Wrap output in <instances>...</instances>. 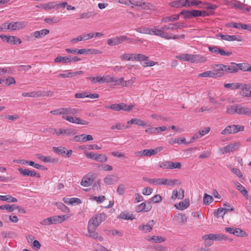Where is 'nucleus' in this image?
<instances>
[{
  "instance_id": "f257e3e1",
  "label": "nucleus",
  "mask_w": 251,
  "mask_h": 251,
  "mask_svg": "<svg viewBox=\"0 0 251 251\" xmlns=\"http://www.w3.org/2000/svg\"><path fill=\"white\" fill-rule=\"evenodd\" d=\"M150 35H154L159 36L166 40L177 39L184 38V35H176L172 34H169L168 33L162 30V27L160 28H156L155 27L150 28Z\"/></svg>"
},
{
  "instance_id": "f03ea898",
  "label": "nucleus",
  "mask_w": 251,
  "mask_h": 251,
  "mask_svg": "<svg viewBox=\"0 0 251 251\" xmlns=\"http://www.w3.org/2000/svg\"><path fill=\"white\" fill-rule=\"evenodd\" d=\"M176 58L181 61H188L191 63L204 62L206 60L204 57L200 55L187 53L180 54L176 55Z\"/></svg>"
},
{
  "instance_id": "7ed1b4c3",
  "label": "nucleus",
  "mask_w": 251,
  "mask_h": 251,
  "mask_svg": "<svg viewBox=\"0 0 251 251\" xmlns=\"http://www.w3.org/2000/svg\"><path fill=\"white\" fill-rule=\"evenodd\" d=\"M106 218L107 216L104 213L97 214L90 219L88 226L97 228L101 222L106 220Z\"/></svg>"
},
{
  "instance_id": "20e7f679",
  "label": "nucleus",
  "mask_w": 251,
  "mask_h": 251,
  "mask_svg": "<svg viewBox=\"0 0 251 251\" xmlns=\"http://www.w3.org/2000/svg\"><path fill=\"white\" fill-rule=\"evenodd\" d=\"M79 112L78 109L68 107L51 110L50 113L54 115H62L63 117L64 116H65V115H76L79 113Z\"/></svg>"
},
{
  "instance_id": "39448f33",
  "label": "nucleus",
  "mask_w": 251,
  "mask_h": 251,
  "mask_svg": "<svg viewBox=\"0 0 251 251\" xmlns=\"http://www.w3.org/2000/svg\"><path fill=\"white\" fill-rule=\"evenodd\" d=\"M244 126L240 125H233L226 126L221 133L222 134H235L239 131H243Z\"/></svg>"
},
{
  "instance_id": "423d86ee",
  "label": "nucleus",
  "mask_w": 251,
  "mask_h": 251,
  "mask_svg": "<svg viewBox=\"0 0 251 251\" xmlns=\"http://www.w3.org/2000/svg\"><path fill=\"white\" fill-rule=\"evenodd\" d=\"M85 154L86 157L101 163L106 162L107 159V156L105 155L102 154H98L92 152H87Z\"/></svg>"
},
{
  "instance_id": "0eeeda50",
  "label": "nucleus",
  "mask_w": 251,
  "mask_h": 251,
  "mask_svg": "<svg viewBox=\"0 0 251 251\" xmlns=\"http://www.w3.org/2000/svg\"><path fill=\"white\" fill-rule=\"evenodd\" d=\"M128 37L126 35L116 36L107 40V44L109 46H116L122 44L124 41L128 40Z\"/></svg>"
},
{
  "instance_id": "6e6552de",
  "label": "nucleus",
  "mask_w": 251,
  "mask_h": 251,
  "mask_svg": "<svg viewBox=\"0 0 251 251\" xmlns=\"http://www.w3.org/2000/svg\"><path fill=\"white\" fill-rule=\"evenodd\" d=\"M204 240H213V241H226L228 238L227 236L223 234H209L202 236Z\"/></svg>"
},
{
  "instance_id": "1a4fd4ad",
  "label": "nucleus",
  "mask_w": 251,
  "mask_h": 251,
  "mask_svg": "<svg viewBox=\"0 0 251 251\" xmlns=\"http://www.w3.org/2000/svg\"><path fill=\"white\" fill-rule=\"evenodd\" d=\"M135 61H144L143 64V66L147 67V66H153L155 64V63L151 60H149V58L148 56H146L144 54H136Z\"/></svg>"
},
{
  "instance_id": "9d476101",
  "label": "nucleus",
  "mask_w": 251,
  "mask_h": 251,
  "mask_svg": "<svg viewBox=\"0 0 251 251\" xmlns=\"http://www.w3.org/2000/svg\"><path fill=\"white\" fill-rule=\"evenodd\" d=\"M0 37L3 42L13 45L20 44L22 43L21 39L14 36L0 35Z\"/></svg>"
},
{
  "instance_id": "9b49d317",
  "label": "nucleus",
  "mask_w": 251,
  "mask_h": 251,
  "mask_svg": "<svg viewBox=\"0 0 251 251\" xmlns=\"http://www.w3.org/2000/svg\"><path fill=\"white\" fill-rule=\"evenodd\" d=\"M83 73V72L82 71L72 72L71 70H65L63 71L62 73L58 74L57 76L59 78H71L82 75Z\"/></svg>"
},
{
  "instance_id": "f8f14e48",
  "label": "nucleus",
  "mask_w": 251,
  "mask_h": 251,
  "mask_svg": "<svg viewBox=\"0 0 251 251\" xmlns=\"http://www.w3.org/2000/svg\"><path fill=\"white\" fill-rule=\"evenodd\" d=\"M240 146V144L239 142H234L227 145L224 149H220V151L223 154L227 153L237 150Z\"/></svg>"
},
{
  "instance_id": "ddd939ff",
  "label": "nucleus",
  "mask_w": 251,
  "mask_h": 251,
  "mask_svg": "<svg viewBox=\"0 0 251 251\" xmlns=\"http://www.w3.org/2000/svg\"><path fill=\"white\" fill-rule=\"evenodd\" d=\"M152 208L151 201L149 200L147 201L142 202L136 207V211L138 213L141 212H148Z\"/></svg>"
},
{
  "instance_id": "4468645a",
  "label": "nucleus",
  "mask_w": 251,
  "mask_h": 251,
  "mask_svg": "<svg viewBox=\"0 0 251 251\" xmlns=\"http://www.w3.org/2000/svg\"><path fill=\"white\" fill-rule=\"evenodd\" d=\"M216 36L220 37L222 40L228 41H237L241 42L243 41V38L242 37L236 35H228L218 34L216 35Z\"/></svg>"
},
{
  "instance_id": "2eb2a0df",
  "label": "nucleus",
  "mask_w": 251,
  "mask_h": 251,
  "mask_svg": "<svg viewBox=\"0 0 251 251\" xmlns=\"http://www.w3.org/2000/svg\"><path fill=\"white\" fill-rule=\"evenodd\" d=\"M223 75V73L217 72L216 71H207L198 75L199 77H212L214 78L216 77H221Z\"/></svg>"
},
{
  "instance_id": "dca6fc26",
  "label": "nucleus",
  "mask_w": 251,
  "mask_h": 251,
  "mask_svg": "<svg viewBox=\"0 0 251 251\" xmlns=\"http://www.w3.org/2000/svg\"><path fill=\"white\" fill-rule=\"evenodd\" d=\"M18 171L20 174L23 176H29L31 177L36 176L37 177H40V175L39 173H37L34 171H31L28 169H23L19 168Z\"/></svg>"
},
{
  "instance_id": "f3484780",
  "label": "nucleus",
  "mask_w": 251,
  "mask_h": 251,
  "mask_svg": "<svg viewBox=\"0 0 251 251\" xmlns=\"http://www.w3.org/2000/svg\"><path fill=\"white\" fill-rule=\"evenodd\" d=\"M27 25L25 22L20 21L16 22H11L10 23V30H20L25 27Z\"/></svg>"
},
{
  "instance_id": "a211bd4d",
  "label": "nucleus",
  "mask_w": 251,
  "mask_h": 251,
  "mask_svg": "<svg viewBox=\"0 0 251 251\" xmlns=\"http://www.w3.org/2000/svg\"><path fill=\"white\" fill-rule=\"evenodd\" d=\"M180 15H183L185 19H191L193 17H197L198 14V10H182L180 13Z\"/></svg>"
},
{
  "instance_id": "6ab92c4d",
  "label": "nucleus",
  "mask_w": 251,
  "mask_h": 251,
  "mask_svg": "<svg viewBox=\"0 0 251 251\" xmlns=\"http://www.w3.org/2000/svg\"><path fill=\"white\" fill-rule=\"evenodd\" d=\"M241 91L239 94L244 97H251V86L250 85L242 83V86L241 87Z\"/></svg>"
},
{
  "instance_id": "aec40b11",
  "label": "nucleus",
  "mask_w": 251,
  "mask_h": 251,
  "mask_svg": "<svg viewBox=\"0 0 251 251\" xmlns=\"http://www.w3.org/2000/svg\"><path fill=\"white\" fill-rule=\"evenodd\" d=\"M234 208L232 207L230 208H226L224 207H220L218 208L214 212V216L217 218L219 217L224 218V216L228 212V211H232L234 210Z\"/></svg>"
},
{
  "instance_id": "412c9836",
  "label": "nucleus",
  "mask_w": 251,
  "mask_h": 251,
  "mask_svg": "<svg viewBox=\"0 0 251 251\" xmlns=\"http://www.w3.org/2000/svg\"><path fill=\"white\" fill-rule=\"evenodd\" d=\"M183 27L182 24L180 23H176L174 24H169L162 26V30L173 31Z\"/></svg>"
},
{
  "instance_id": "4be33fe9",
  "label": "nucleus",
  "mask_w": 251,
  "mask_h": 251,
  "mask_svg": "<svg viewBox=\"0 0 251 251\" xmlns=\"http://www.w3.org/2000/svg\"><path fill=\"white\" fill-rule=\"evenodd\" d=\"M88 236L93 238L94 239H97L100 241H102L103 238L100 236L98 233L96 232L95 231L97 228L87 226Z\"/></svg>"
},
{
  "instance_id": "5701e85b",
  "label": "nucleus",
  "mask_w": 251,
  "mask_h": 251,
  "mask_svg": "<svg viewBox=\"0 0 251 251\" xmlns=\"http://www.w3.org/2000/svg\"><path fill=\"white\" fill-rule=\"evenodd\" d=\"M70 215L69 214L62 215V216H51V222L52 224H58L63 222L64 221L67 220Z\"/></svg>"
},
{
  "instance_id": "b1692460",
  "label": "nucleus",
  "mask_w": 251,
  "mask_h": 251,
  "mask_svg": "<svg viewBox=\"0 0 251 251\" xmlns=\"http://www.w3.org/2000/svg\"><path fill=\"white\" fill-rule=\"evenodd\" d=\"M184 190L180 188L179 191H178L176 189H175L172 191V195L171 197V199L175 201L176 199L178 200H182L184 198Z\"/></svg>"
},
{
  "instance_id": "393cba45",
  "label": "nucleus",
  "mask_w": 251,
  "mask_h": 251,
  "mask_svg": "<svg viewBox=\"0 0 251 251\" xmlns=\"http://www.w3.org/2000/svg\"><path fill=\"white\" fill-rule=\"evenodd\" d=\"M154 221L151 220L146 225H140L138 229L142 230L144 233H148L151 232L152 229V226L154 225Z\"/></svg>"
},
{
  "instance_id": "a878e982",
  "label": "nucleus",
  "mask_w": 251,
  "mask_h": 251,
  "mask_svg": "<svg viewBox=\"0 0 251 251\" xmlns=\"http://www.w3.org/2000/svg\"><path fill=\"white\" fill-rule=\"evenodd\" d=\"M93 138L91 135H86L82 134L74 137L73 140L76 142H86L87 141H92Z\"/></svg>"
},
{
  "instance_id": "bb28decb",
  "label": "nucleus",
  "mask_w": 251,
  "mask_h": 251,
  "mask_svg": "<svg viewBox=\"0 0 251 251\" xmlns=\"http://www.w3.org/2000/svg\"><path fill=\"white\" fill-rule=\"evenodd\" d=\"M223 67H224V71L228 73H235L238 71L237 64L234 62L230 63L229 65H224Z\"/></svg>"
},
{
  "instance_id": "cd10ccee",
  "label": "nucleus",
  "mask_w": 251,
  "mask_h": 251,
  "mask_svg": "<svg viewBox=\"0 0 251 251\" xmlns=\"http://www.w3.org/2000/svg\"><path fill=\"white\" fill-rule=\"evenodd\" d=\"M15 162L18 163H21L22 164L24 165H30L31 166H33L35 168L38 169H41L42 166L38 164L35 163L34 162L32 161H26L25 160L23 159V160H17L15 161Z\"/></svg>"
},
{
  "instance_id": "c85d7f7f",
  "label": "nucleus",
  "mask_w": 251,
  "mask_h": 251,
  "mask_svg": "<svg viewBox=\"0 0 251 251\" xmlns=\"http://www.w3.org/2000/svg\"><path fill=\"white\" fill-rule=\"evenodd\" d=\"M93 181L92 177L89 175H87L82 178L80 184L84 187H88L91 185Z\"/></svg>"
},
{
  "instance_id": "c756f323",
  "label": "nucleus",
  "mask_w": 251,
  "mask_h": 251,
  "mask_svg": "<svg viewBox=\"0 0 251 251\" xmlns=\"http://www.w3.org/2000/svg\"><path fill=\"white\" fill-rule=\"evenodd\" d=\"M50 32L49 29H43L40 31H36L31 33V36L34 37L35 38H41L48 34Z\"/></svg>"
},
{
  "instance_id": "7c9ffc66",
  "label": "nucleus",
  "mask_w": 251,
  "mask_h": 251,
  "mask_svg": "<svg viewBox=\"0 0 251 251\" xmlns=\"http://www.w3.org/2000/svg\"><path fill=\"white\" fill-rule=\"evenodd\" d=\"M181 184L180 181L177 179H168L164 178V185L170 187H173L175 185H180Z\"/></svg>"
},
{
  "instance_id": "2f4dec72",
  "label": "nucleus",
  "mask_w": 251,
  "mask_h": 251,
  "mask_svg": "<svg viewBox=\"0 0 251 251\" xmlns=\"http://www.w3.org/2000/svg\"><path fill=\"white\" fill-rule=\"evenodd\" d=\"M75 132L74 130L72 128H59L58 129V131L57 133V135L59 136L61 135H66L68 136H70L71 135H74Z\"/></svg>"
},
{
  "instance_id": "473e14b6",
  "label": "nucleus",
  "mask_w": 251,
  "mask_h": 251,
  "mask_svg": "<svg viewBox=\"0 0 251 251\" xmlns=\"http://www.w3.org/2000/svg\"><path fill=\"white\" fill-rule=\"evenodd\" d=\"M162 150V148H156L155 149H146L143 150L144 156H151L157 154Z\"/></svg>"
},
{
  "instance_id": "72a5a7b5",
  "label": "nucleus",
  "mask_w": 251,
  "mask_h": 251,
  "mask_svg": "<svg viewBox=\"0 0 251 251\" xmlns=\"http://www.w3.org/2000/svg\"><path fill=\"white\" fill-rule=\"evenodd\" d=\"M238 114L251 115V109L246 106L238 104Z\"/></svg>"
},
{
  "instance_id": "f704fd0d",
  "label": "nucleus",
  "mask_w": 251,
  "mask_h": 251,
  "mask_svg": "<svg viewBox=\"0 0 251 251\" xmlns=\"http://www.w3.org/2000/svg\"><path fill=\"white\" fill-rule=\"evenodd\" d=\"M234 184L236 188L238 190H239L244 197L248 199V191H247L245 187L242 185L237 181H234Z\"/></svg>"
},
{
  "instance_id": "c9c22d12",
  "label": "nucleus",
  "mask_w": 251,
  "mask_h": 251,
  "mask_svg": "<svg viewBox=\"0 0 251 251\" xmlns=\"http://www.w3.org/2000/svg\"><path fill=\"white\" fill-rule=\"evenodd\" d=\"M189 205V201L188 199H185L184 201H180L178 204H176L175 206L178 209L183 210L186 209Z\"/></svg>"
},
{
  "instance_id": "e433bc0d",
  "label": "nucleus",
  "mask_w": 251,
  "mask_h": 251,
  "mask_svg": "<svg viewBox=\"0 0 251 251\" xmlns=\"http://www.w3.org/2000/svg\"><path fill=\"white\" fill-rule=\"evenodd\" d=\"M146 239L150 242H152L153 243H162L165 241V238L161 236H148L146 238Z\"/></svg>"
},
{
  "instance_id": "4c0bfd02",
  "label": "nucleus",
  "mask_w": 251,
  "mask_h": 251,
  "mask_svg": "<svg viewBox=\"0 0 251 251\" xmlns=\"http://www.w3.org/2000/svg\"><path fill=\"white\" fill-rule=\"evenodd\" d=\"M180 14L173 15L171 16L165 17L161 19L162 23H168L170 22H174L179 19Z\"/></svg>"
},
{
  "instance_id": "58836bf2",
  "label": "nucleus",
  "mask_w": 251,
  "mask_h": 251,
  "mask_svg": "<svg viewBox=\"0 0 251 251\" xmlns=\"http://www.w3.org/2000/svg\"><path fill=\"white\" fill-rule=\"evenodd\" d=\"M73 115H65L63 119L72 123L78 124L79 121V118L72 116Z\"/></svg>"
},
{
  "instance_id": "ea45409f",
  "label": "nucleus",
  "mask_w": 251,
  "mask_h": 251,
  "mask_svg": "<svg viewBox=\"0 0 251 251\" xmlns=\"http://www.w3.org/2000/svg\"><path fill=\"white\" fill-rule=\"evenodd\" d=\"M233 235L237 237H247L248 236V234L246 231L238 227L235 228Z\"/></svg>"
},
{
  "instance_id": "a19ab883",
  "label": "nucleus",
  "mask_w": 251,
  "mask_h": 251,
  "mask_svg": "<svg viewBox=\"0 0 251 251\" xmlns=\"http://www.w3.org/2000/svg\"><path fill=\"white\" fill-rule=\"evenodd\" d=\"M70 58L69 56H59L56 57L54 60V62L55 63H70Z\"/></svg>"
},
{
  "instance_id": "79ce46f5",
  "label": "nucleus",
  "mask_w": 251,
  "mask_h": 251,
  "mask_svg": "<svg viewBox=\"0 0 251 251\" xmlns=\"http://www.w3.org/2000/svg\"><path fill=\"white\" fill-rule=\"evenodd\" d=\"M127 124H134L141 126H144L146 125L143 121L137 118L131 119L130 121L127 122Z\"/></svg>"
},
{
  "instance_id": "37998d69",
  "label": "nucleus",
  "mask_w": 251,
  "mask_h": 251,
  "mask_svg": "<svg viewBox=\"0 0 251 251\" xmlns=\"http://www.w3.org/2000/svg\"><path fill=\"white\" fill-rule=\"evenodd\" d=\"M0 201H6L9 202H16L17 199L10 195H0Z\"/></svg>"
},
{
  "instance_id": "c03bdc74",
  "label": "nucleus",
  "mask_w": 251,
  "mask_h": 251,
  "mask_svg": "<svg viewBox=\"0 0 251 251\" xmlns=\"http://www.w3.org/2000/svg\"><path fill=\"white\" fill-rule=\"evenodd\" d=\"M18 206H17L15 204L10 205L9 204H5L0 205V210H6L9 212H13L15 209H17Z\"/></svg>"
},
{
  "instance_id": "a18cd8bd",
  "label": "nucleus",
  "mask_w": 251,
  "mask_h": 251,
  "mask_svg": "<svg viewBox=\"0 0 251 251\" xmlns=\"http://www.w3.org/2000/svg\"><path fill=\"white\" fill-rule=\"evenodd\" d=\"M242 86V83H232L225 84L224 87L226 88H230L231 89H240Z\"/></svg>"
},
{
  "instance_id": "49530a36",
  "label": "nucleus",
  "mask_w": 251,
  "mask_h": 251,
  "mask_svg": "<svg viewBox=\"0 0 251 251\" xmlns=\"http://www.w3.org/2000/svg\"><path fill=\"white\" fill-rule=\"evenodd\" d=\"M238 104H234L228 106L226 108V113L229 114H234L235 113L238 114Z\"/></svg>"
},
{
  "instance_id": "de8ad7c7",
  "label": "nucleus",
  "mask_w": 251,
  "mask_h": 251,
  "mask_svg": "<svg viewBox=\"0 0 251 251\" xmlns=\"http://www.w3.org/2000/svg\"><path fill=\"white\" fill-rule=\"evenodd\" d=\"M60 21V19L58 17L54 16L52 18H46L44 21L50 25H52L53 24H57L59 23Z\"/></svg>"
},
{
  "instance_id": "09e8293b",
  "label": "nucleus",
  "mask_w": 251,
  "mask_h": 251,
  "mask_svg": "<svg viewBox=\"0 0 251 251\" xmlns=\"http://www.w3.org/2000/svg\"><path fill=\"white\" fill-rule=\"evenodd\" d=\"M118 217L124 220H133L134 218L132 214H130L126 212L121 213Z\"/></svg>"
},
{
  "instance_id": "8fccbe9b",
  "label": "nucleus",
  "mask_w": 251,
  "mask_h": 251,
  "mask_svg": "<svg viewBox=\"0 0 251 251\" xmlns=\"http://www.w3.org/2000/svg\"><path fill=\"white\" fill-rule=\"evenodd\" d=\"M52 150L59 154H61L62 156H65L66 154V148L65 147L60 146L58 147H53Z\"/></svg>"
},
{
  "instance_id": "3c124183",
  "label": "nucleus",
  "mask_w": 251,
  "mask_h": 251,
  "mask_svg": "<svg viewBox=\"0 0 251 251\" xmlns=\"http://www.w3.org/2000/svg\"><path fill=\"white\" fill-rule=\"evenodd\" d=\"M68 53H73V54H85V49H67L65 50Z\"/></svg>"
},
{
  "instance_id": "603ef678",
  "label": "nucleus",
  "mask_w": 251,
  "mask_h": 251,
  "mask_svg": "<svg viewBox=\"0 0 251 251\" xmlns=\"http://www.w3.org/2000/svg\"><path fill=\"white\" fill-rule=\"evenodd\" d=\"M185 142V138L184 137H182L180 139L173 138V139H171L169 140V141H168L169 143L171 145L174 144L176 143H177L178 144H183V143H184Z\"/></svg>"
},
{
  "instance_id": "864d4df0",
  "label": "nucleus",
  "mask_w": 251,
  "mask_h": 251,
  "mask_svg": "<svg viewBox=\"0 0 251 251\" xmlns=\"http://www.w3.org/2000/svg\"><path fill=\"white\" fill-rule=\"evenodd\" d=\"M213 201V197L207 194H204L203 198V202L206 205H209Z\"/></svg>"
},
{
  "instance_id": "5fc2aeb1",
  "label": "nucleus",
  "mask_w": 251,
  "mask_h": 251,
  "mask_svg": "<svg viewBox=\"0 0 251 251\" xmlns=\"http://www.w3.org/2000/svg\"><path fill=\"white\" fill-rule=\"evenodd\" d=\"M57 207L65 213H68L70 211L69 208L61 202H56Z\"/></svg>"
},
{
  "instance_id": "6e6d98bb",
  "label": "nucleus",
  "mask_w": 251,
  "mask_h": 251,
  "mask_svg": "<svg viewBox=\"0 0 251 251\" xmlns=\"http://www.w3.org/2000/svg\"><path fill=\"white\" fill-rule=\"evenodd\" d=\"M133 107L132 104L127 105L124 103H121V110H124L126 112H129L132 110Z\"/></svg>"
},
{
  "instance_id": "4d7b16f0",
  "label": "nucleus",
  "mask_w": 251,
  "mask_h": 251,
  "mask_svg": "<svg viewBox=\"0 0 251 251\" xmlns=\"http://www.w3.org/2000/svg\"><path fill=\"white\" fill-rule=\"evenodd\" d=\"M101 53H102V51L99 50L95 49H85V54H99Z\"/></svg>"
},
{
  "instance_id": "13d9d810",
  "label": "nucleus",
  "mask_w": 251,
  "mask_h": 251,
  "mask_svg": "<svg viewBox=\"0 0 251 251\" xmlns=\"http://www.w3.org/2000/svg\"><path fill=\"white\" fill-rule=\"evenodd\" d=\"M181 166L180 162L169 161V169H180Z\"/></svg>"
},
{
  "instance_id": "bf43d9fd",
  "label": "nucleus",
  "mask_w": 251,
  "mask_h": 251,
  "mask_svg": "<svg viewBox=\"0 0 251 251\" xmlns=\"http://www.w3.org/2000/svg\"><path fill=\"white\" fill-rule=\"evenodd\" d=\"M42 7L47 10L55 8V2H50L48 3L43 4Z\"/></svg>"
},
{
  "instance_id": "052dcab7",
  "label": "nucleus",
  "mask_w": 251,
  "mask_h": 251,
  "mask_svg": "<svg viewBox=\"0 0 251 251\" xmlns=\"http://www.w3.org/2000/svg\"><path fill=\"white\" fill-rule=\"evenodd\" d=\"M105 197L104 196H100L99 197L94 196L90 198L93 201H96L98 203H100L105 200Z\"/></svg>"
},
{
  "instance_id": "680f3d73",
  "label": "nucleus",
  "mask_w": 251,
  "mask_h": 251,
  "mask_svg": "<svg viewBox=\"0 0 251 251\" xmlns=\"http://www.w3.org/2000/svg\"><path fill=\"white\" fill-rule=\"evenodd\" d=\"M141 4L140 7H142L143 9L151 10L153 8V5L150 2H145L142 0Z\"/></svg>"
},
{
  "instance_id": "e2e57ef3",
  "label": "nucleus",
  "mask_w": 251,
  "mask_h": 251,
  "mask_svg": "<svg viewBox=\"0 0 251 251\" xmlns=\"http://www.w3.org/2000/svg\"><path fill=\"white\" fill-rule=\"evenodd\" d=\"M126 187L125 184H120L118 185L117 189V193L120 195H123L125 193Z\"/></svg>"
},
{
  "instance_id": "0e129e2a",
  "label": "nucleus",
  "mask_w": 251,
  "mask_h": 251,
  "mask_svg": "<svg viewBox=\"0 0 251 251\" xmlns=\"http://www.w3.org/2000/svg\"><path fill=\"white\" fill-rule=\"evenodd\" d=\"M135 30L139 33L143 34H149L150 33V28L147 27H141L137 28L135 29Z\"/></svg>"
},
{
  "instance_id": "69168bd1",
  "label": "nucleus",
  "mask_w": 251,
  "mask_h": 251,
  "mask_svg": "<svg viewBox=\"0 0 251 251\" xmlns=\"http://www.w3.org/2000/svg\"><path fill=\"white\" fill-rule=\"evenodd\" d=\"M187 218L186 215L184 214H179L177 217V220L179 223L181 224H184L186 222Z\"/></svg>"
},
{
  "instance_id": "338daca9",
  "label": "nucleus",
  "mask_w": 251,
  "mask_h": 251,
  "mask_svg": "<svg viewBox=\"0 0 251 251\" xmlns=\"http://www.w3.org/2000/svg\"><path fill=\"white\" fill-rule=\"evenodd\" d=\"M248 66L249 64L248 63H243L237 64V68H238V70L239 69L244 72L247 71Z\"/></svg>"
},
{
  "instance_id": "774afa93",
  "label": "nucleus",
  "mask_w": 251,
  "mask_h": 251,
  "mask_svg": "<svg viewBox=\"0 0 251 251\" xmlns=\"http://www.w3.org/2000/svg\"><path fill=\"white\" fill-rule=\"evenodd\" d=\"M95 14L92 12H84L80 15V19H88L90 17H93Z\"/></svg>"
}]
</instances>
